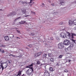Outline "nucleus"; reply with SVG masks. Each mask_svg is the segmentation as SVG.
<instances>
[{
  "instance_id": "obj_1",
  "label": "nucleus",
  "mask_w": 76,
  "mask_h": 76,
  "mask_svg": "<svg viewBox=\"0 0 76 76\" xmlns=\"http://www.w3.org/2000/svg\"><path fill=\"white\" fill-rule=\"evenodd\" d=\"M67 34H66V37L68 38V39H69V38H70L71 36L72 38H74V37L73 36H76V34L72 33H70L69 32H66ZM70 35L71 36H70Z\"/></svg>"
},
{
  "instance_id": "obj_2",
  "label": "nucleus",
  "mask_w": 76,
  "mask_h": 76,
  "mask_svg": "<svg viewBox=\"0 0 76 76\" xmlns=\"http://www.w3.org/2000/svg\"><path fill=\"white\" fill-rule=\"evenodd\" d=\"M1 64L2 66V70L4 69V68L6 69L7 66V62H3L1 63Z\"/></svg>"
},
{
  "instance_id": "obj_3",
  "label": "nucleus",
  "mask_w": 76,
  "mask_h": 76,
  "mask_svg": "<svg viewBox=\"0 0 76 76\" xmlns=\"http://www.w3.org/2000/svg\"><path fill=\"white\" fill-rule=\"evenodd\" d=\"M26 73L28 76H32V75H33L32 72H31V70L30 69H28V70L26 71Z\"/></svg>"
},
{
  "instance_id": "obj_4",
  "label": "nucleus",
  "mask_w": 76,
  "mask_h": 76,
  "mask_svg": "<svg viewBox=\"0 0 76 76\" xmlns=\"http://www.w3.org/2000/svg\"><path fill=\"white\" fill-rule=\"evenodd\" d=\"M70 44V41L69 40L65 39L63 42V44L65 45H69Z\"/></svg>"
},
{
  "instance_id": "obj_5",
  "label": "nucleus",
  "mask_w": 76,
  "mask_h": 76,
  "mask_svg": "<svg viewBox=\"0 0 76 76\" xmlns=\"http://www.w3.org/2000/svg\"><path fill=\"white\" fill-rule=\"evenodd\" d=\"M59 48L60 49H62L64 48V44L63 43H60L58 45Z\"/></svg>"
},
{
  "instance_id": "obj_6",
  "label": "nucleus",
  "mask_w": 76,
  "mask_h": 76,
  "mask_svg": "<svg viewBox=\"0 0 76 76\" xmlns=\"http://www.w3.org/2000/svg\"><path fill=\"white\" fill-rule=\"evenodd\" d=\"M60 37L63 38H66V34L64 33H61L60 34Z\"/></svg>"
},
{
  "instance_id": "obj_7",
  "label": "nucleus",
  "mask_w": 76,
  "mask_h": 76,
  "mask_svg": "<svg viewBox=\"0 0 76 76\" xmlns=\"http://www.w3.org/2000/svg\"><path fill=\"white\" fill-rule=\"evenodd\" d=\"M45 76H50V73H48V72L47 71V70H45Z\"/></svg>"
},
{
  "instance_id": "obj_8",
  "label": "nucleus",
  "mask_w": 76,
  "mask_h": 76,
  "mask_svg": "<svg viewBox=\"0 0 76 76\" xmlns=\"http://www.w3.org/2000/svg\"><path fill=\"white\" fill-rule=\"evenodd\" d=\"M16 15V12H13L10 13V15H8V16H10L12 15Z\"/></svg>"
},
{
  "instance_id": "obj_9",
  "label": "nucleus",
  "mask_w": 76,
  "mask_h": 76,
  "mask_svg": "<svg viewBox=\"0 0 76 76\" xmlns=\"http://www.w3.org/2000/svg\"><path fill=\"white\" fill-rule=\"evenodd\" d=\"M73 24V21L72 20H69V25L70 26H72Z\"/></svg>"
},
{
  "instance_id": "obj_10",
  "label": "nucleus",
  "mask_w": 76,
  "mask_h": 76,
  "mask_svg": "<svg viewBox=\"0 0 76 76\" xmlns=\"http://www.w3.org/2000/svg\"><path fill=\"white\" fill-rule=\"evenodd\" d=\"M48 56H49V57H50V58H52V57L54 56L53 54L51 53H49L48 54Z\"/></svg>"
},
{
  "instance_id": "obj_11",
  "label": "nucleus",
  "mask_w": 76,
  "mask_h": 76,
  "mask_svg": "<svg viewBox=\"0 0 76 76\" xmlns=\"http://www.w3.org/2000/svg\"><path fill=\"white\" fill-rule=\"evenodd\" d=\"M47 56V54L45 53H44L42 55V57L43 58H46Z\"/></svg>"
},
{
  "instance_id": "obj_12",
  "label": "nucleus",
  "mask_w": 76,
  "mask_h": 76,
  "mask_svg": "<svg viewBox=\"0 0 76 76\" xmlns=\"http://www.w3.org/2000/svg\"><path fill=\"white\" fill-rule=\"evenodd\" d=\"M61 31H64V30H66V27L64 26L63 27H61Z\"/></svg>"
},
{
  "instance_id": "obj_13",
  "label": "nucleus",
  "mask_w": 76,
  "mask_h": 76,
  "mask_svg": "<svg viewBox=\"0 0 76 76\" xmlns=\"http://www.w3.org/2000/svg\"><path fill=\"white\" fill-rule=\"evenodd\" d=\"M4 39L6 41L9 40V37L8 36H6L4 37Z\"/></svg>"
},
{
  "instance_id": "obj_14",
  "label": "nucleus",
  "mask_w": 76,
  "mask_h": 76,
  "mask_svg": "<svg viewBox=\"0 0 76 76\" xmlns=\"http://www.w3.org/2000/svg\"><path fill=\"white\" fill-rule=\"evenodd\" d=\"M60 4H62L63 3H64L65 1H64L63 0H60Z\"/></svg>"
},
{
  "instance_id": "obj_15",
  "label": "nucleus",
  "mask_w": 76,
  "mask_h": 76,
  "mask_svg": "<svg viewBox=\"0 0 76 76\" xmlns=\"http://www.w3.org/2000/svg\"><path fill=\"white\" fill-rule=\"evenodd\" d=\"M73 44H71L69 47L67 48L68 49H69V48H72V47H73Z\"/></svg>"
},
{
  "instance_id": "obj_16",
  "label": "nucleus",
  "mask_w": 76,
  "mask_h": 76,
  "mask_svg": "<svg viewBox=\"0 0 76 76\" xmlns=\"http://www.w3.org/2000/svg\"><path fill=\"white\" fill-rule=\"evenodd\" d=\"M22 13H23V14H26V10H25V9L22 10Z\"/></svg>"
},
{
  "instance_id": "obj_17",
  "label": "nucleus",
  "mask_w": 76,
  "mask_h": 76,
  "mask_svg": "<svg viewBox=\"0 0 76 76\" xmlns=\"http://www.w3.org/2000/svg\"><path fill=\"white\" fill-rule=\"evenodd\" d=\"M29 34L30 35H31V36H34L35 35V34H34V33H31L30 32L29 33Z\"/></svg>"
},
{
  "instance_id": "obj_18",
  "label": "nucleus",
  "mask_w": 76,
  "mask_h": 76,
  "mask_svg": "<svg viewBox=\"0 0 76 76\" xmlns=\"http://www.w3.org/2000/svg\"><path fill=\"white\" fill-rule=\"evenodd\" d=\"M34 57L35 58H36L37 57H39V56H38V55L37 53H36L34 55Z\"/></svg>"
},
{
  "instance_id": "obj_19",
  "label": "nucleus",
  "mask_w": 76,
  "mask_h": 76,
  "mask_svg": "<svg viewBox=\"0 0 76 76\" xmlns=\"http://www.w3.org/2000/svg\"><path fill=\"white\" fill-rule=\"evenodd\" d=\"M25 23H26V22L25 21H21L20 22V24H23Z\"/></svg>"
},
{
  "instance_id": "obj_20",
  "label": "nucleus",
  "mask_w": 76,
  "mask_h": 76,
  "mask_svg": "<svg viewBox=\"0 0 76 76\" xmlns=\"http://www.w3.org/2000/svg\"><path fill=\"white\" fill-rule=\"evenodd\" d=\"M49 70L50 71V72H53V71H54V70L53 69V68L51 67H50V69H49Z\"/></svg>"
},
{
  "instance_id": "obj_21",
  "label": "nucleus",
  "mask_w": 76,
  "mask_h": 76,
  "mask_svg": "<svg viewBox=\"0 0 76 76\" xmlns=\"http://www.w3.org/2000/svg\"><path fill=\"white\" fill-rule=\"evenodd\" d=\"M73 24L76 25V20H74L73 21Z\"/></svg>"
},
{
  "instance_id": "obj_22",
  "label": "nucleus",
  "mask_w": 76,
  "mask_h": 76,
  "mask_svg": "<svg viewBox=\"0 0 76 76\" xmlns=\"http://www.w3.org/2000/svg\"><path fill=\"white\" fill-rule=\"evenodd\" d=\"M42 52H39L38 53H37V54H38V56H39L40 55H41V54H42Z\"/></svg>"
},
{
  "instance_id": "obj_23",
  "label": "nucleus",
  "mask_w": 76,
  "mask_h": 76,
  "mask_svg": "<svg viewBox=\"0 0 76 76\" xmlns=\"http://www.w3.org/2000/svg\"><path fill=\"white\" fill-rule=\"evenodd\" d=\"M21 75V72H19L18 73V75H17V76H20Z\"/></svg>"
},
{
  "instance_id": "obj_24",
  "label": "nucleus",
  "mask_w": 76,
  "mask_h": 76,
  "mask_svg": "<svg viewBox=\"0 0 76 76\" xmlns=\"http://www.w3.org/2000/svg\"><path fill=\"white\" fill-rule=\"evenodd\" d=\"M20 18H21V17H18V18H16L15 19V21H16V20H19V19H20Z\"/></svg>"
},
{
  "instance_id": "obj_25",
  "label": "nucleus",
  "mask_w": 76,
  "mask_h": 76,
  "mask_svg": "<svg viewBox=\"0 0 76 76\" xmlns=\"http://www.w3.org/2000/svg\"><path fill=\"white\" fill-rule=\"evenodd\" d=\"M72 42H74L75 44H76V40H74L73 39H72Z\"/></svg>"
},
{
  "instance_id": "obj_26",
  "label": "nucleus",
  "mask_w": 76,
  "mask_h": 76,
  "mask_svg": "<svg viewBox=\"0 0 76 76\" xmlns=\"http://www.w3.org/2000/svg\"><path fill=\"white\" fill-rule=\"evenodd\" d=\"M28 47H31V48H32V46H33V45H28Z\"/></svg>"
},
{
  "instance_id": "obj_27",
  "label": "nucleus",
  "mask_w": 76,
  "mask_h": 76,
  "mask_svg": "<svg viewBox=\"0 0 76 76\" xmlns=\"http://www.w3.org/2000/svg\"><path fill=\"white\" fill-rule=\"evenodd\" d=\"M21 3L23 4H27V2H26L22 1L21 2Z\"/></svg>"
},
{
  "instance_id": "obj_28",
  "label": "nucleus",
  "mask_w": 76,
  "mask_h": 76,
  "mask_svg": "<svg viewBox=\"0 0 76 76\" xmlns=\"http://www.w3.org/2000/svg\"><path fill=\"white\" fill-rule=\"evenodd\" d=\"M7 62H8L10 64V63H11V62H12V60L8 61H7Z\"/></svg>"
},
{
  "instance_id": "obj_29",
  "label": "nucleus",
  "mask_w": 76,
  "mask_h": 76,
  "mask_svg": "<svg viewBox=\"0 0 76 76\" xmlns=\"http://www.w3.org/2000/svg\"><path fill=\"white\" fill-rule=\"evenodd\" d=\"M22 57V55H20L18 56V57L19 58H20V57Z\"/></svg>"
},
{
  "instance_id": "obj_30",
  "label": "nucleus",
  "mask_w": 76,
  "mask_h": 76,
  "mask_svg": "<svg viewBox=\"0 0 76 76\" xmlns=\"http://www.w3.org/2000/svg\"><path fill=\"white\" fill-rule=\"evenodd\" d=\"M14 37V35H13L11 34L10 35V38H13Z\"/></svg>"
},
{
  "instance_id": "obj_31",
  "label": "nucleus",
  "mask_w": 76,
  "mask_h": 76,
  "mask_svg": "<svg viewBox=\"0 0 76 76\" xmlns=\"http://www.w3.org/2000/svg\"><path fill=\"white\" fill-rule=\"evenodd\" d=\"M37 64H40V62L39 61H37Z\"/></svg>"
},
{
  "instance_id": "obj_32",
  "label": "nucleus",
  "mask_w": 76,
  "mask_h": 76,
  "mask_svg": "<svg viewBox=\"0 0 76 76\" xmlns=\"http://www.w3.org/2000/svg\"><path fill=\"white\" fill-rule=\"evenodd\" d=\"M33 65H34V64L32 63L31 65H29V67H31V66H33Z\"/></svg>"
},
{
  "instance_id": "obj_33",
  "label": "nucleus",
  "mask_w": 76,
  "mask_h": 76,
  "mask_svg": "<svg viewBox=\"0 0 76 76\" xmlns=\"http://www.w3.org/2000/svg\"><path fill=\"white\" fill-rule=\"evenodd\" d=\"M31 13H32L33 14H34V15H35V12H34L32 11H31Z\"/></svg>"
},
{
  "instance_id": "obj_34",
  "label": "nucleus",
  "mask_w": 76,
  "mask_h": 76,
  "mask_svg": "<svg viewBox=\"0 0 76 76\" xmlns=\"http://www.w3.org/2000/svg\"><path fill=\"white\" fill-rule=\"evenodd\" d=\"M51 5H52V6H56V4H55L54 3L52 4H51Z\"/></svg>"
},
{
  "instance_id": "obj_35",
  "label": "nucleus",
  "mask_w": 76,
  "mask_h": 76,
  "mask_svg": "<svg viewBox=\"0 0 76 76\" xmlns=\"http://www.w3.org/2000/svg\"><path fill=\"white\" fill-rule=\"evenodd\" d=\"M50 61H52V62H53V61H54V59L51 58L50 59Z\"/></svg>"
},
{
  "instance_id": "obj_36",
  "label": "nucleus",
  "mask_w": 76,
  "mask_h": 76,
  "mask_svg": "<svg viewBox=\"0 0 76 76\" xmlns=\"http://www.w3.org/2000/svg\"><path fill=\"white\" fill-rule=\"evenodd\" d=\"M63 55H61L59 56V58H62V57H63Z\"/></svg>"
},
{
  "instance_id": "obj_37",
  "label": "nucleus",
  "mask_w": 76,
  "mask_h": 76,
  "mask_svg": "<svg viewBox=\"0 0 76 76\" xmlns=\"http://www.w3.org/2000/svg\"><path fill=\"white\" fill-rule=\"evenodd\" d=\"M30 16V15H24V16H23L24 17H28V16Z\"/></svg>"
},
{
  "instance_id": "obj_38",
  "label": "nucleus",
  "mask_w": 76,
  "mask_h": 76,
  "mask_svg": "<svg viewBox=\"0 0 76 76\" xmlns=\"http://www.w3.org/2000/svg\"><path fill=\"white\" fill-rule=\"evenodd\" d=\"M64 72H66V73H67V72H68V71H67V70L66 69H65L64 70Z\"/></svg>"
},
{
  "instance_id": "obj_39",
  "label": "nucleus",
  "mask_w": 76,
  "mask_h": 76,
  "mask_svg": "<svg viewBox=\"0 0 76 76\" xmlns=\"http://www.w3.org/2000/svg\"><path fill=\"white\" fill-rule=\"evenodd\" d=\"M34 0H30V3H32V1H34Z\"/></svg>"
},
{
  "instance_id": "obj_40",
  "label": "nucleus",
  "mask_w": 76,
  "mask_h": 76,
  "mask_svg": "<svg viewBox=\"0 0 76 76\" xmlns=\"http://www.w3.org/2000/svg\"><path fill=\"white\" fill-rule=\"evenodd\" d=\"M17 32H18V33H20V31H18V30H17Z\"/></svg>"
},
{
  "instance_id": "obj_41",
  "label": "nucleus",
  "mask_w": 76,
  "mask_h": 76,
  "mask_svg": "<svg viewBox=\"0 0 76 76\" xmlns=\"http://www.w3.org/2000/svg\"><path fill=\"white\" fill-rule=\"evenodd\" d=\"M60 25H63V22H61L59 23Z\"/></svg>"
},
{
  "instance_id": "obj_42",
  "label": "nucleus",
  "mask_w": 76,
  "mask_h": 76,
  "mask_svg": "<svg viewBox=\"0 0 76 76\" xmlns=\"http://www.w3.org/2000/svg\"><path fill=\"white\" fill-rule=\"evenodd\" d=\"M3 53H4V50H2V51H1Z\"/></svg>"
},
{
  "instance_id": "obj_43",
  "label": "nucleus",
  "mask_w": 76,
  "mask_h": 76,
  "mask_svg": "<svg viewBox=\"0 0 76 76\" xmlns=\"http://www.w3.org/2000/svg\"><path fill=\"white\" fill-rule=\"evenodd\" d=\"M26 68H30V67H29V65H28V66H27L26 67Z\"/></svg>"
},
{
  "instance_id": "obj_44",
  "label": "nucleus",
  "mask_w": 76,
  "mask_h": 76,
  "mask_svg": "<svg viewBox=\"0 0 76 76\" xmlns=\"http://www.w3.org/2000/svg\"><path fill=\"white\" fill-rule=\"evenodd\" d=\"M30 69H31V70L32 69H33V67H30Z\"/></svg>"
},
{
  "instance_id": "obj_45",
  "label": "nucleus",
  "mask_w": 76,
  "mask_h": 76,
  "mask_svg": "<svg viewBox=\"0 0 76 76\" xmlns=\"http://www.w3.org/2000/svg\"><path fill=\"white\" fill-rule=\"evenodd\" d=\"M1 67H2V66L1 65H0V69H1Z\"/></svg>"
},
{
  "instance_id": "obj_46",
  "label": "nucleus",
  "mask_w": 76,
  "mask_h": 76,
  "mask_svg": "<svg viewBox=\"0 0 76 76\" xmlns=\"http://www.w3.org/2000/svg\"><path fill=\"white\" fill-rule=\"evenodd\" d=\"M15 55H13L12 54V57H15Z\"/></svg>"
},
{
  "instance_id": "obj_47",
  "label": "nucleus",
  "mask_w": 76,
  "mask_h": 76,
  "mask_svg": "<svg viewBox=\"0 0 76 76\" xmlns=\"http://www.w3.org/2000/svg\"><path fill=\"white\" fill-rule=\"evenodd\" d=\"M18 56H16L15 55V57L18 58Z\"/></svg>"
},
{
  "instance_id": "obj_48",
  "label": "nucleus",
  "mask_w": 76,
  "mask_h": 76,
  "mask_svg": "<svg viewBox=\"0 0 76 76\" xmlns=\"http://www.w3.org/2000/svg\"><path fill=\"white\" fill-rule=\"evenodd\" d=\"M42 4L44 6H45V5H44V3Z\"/></svg>"
},
{
  "instance_id": "obj_49",
  "label": "nucleus",
  "mask_w": 76,
  "mask_h": 76,
  "mask_svg": "<svg viewBox=\"0 0 76 76\" xmlns=\"http://www.w3.org/2000/svg\"><path fill=\"white\" fill-rule=\"evenodd\" d=\"M58 63H57L56 64V66H58Z\"/></svg>"
},
{
  "instance_id": "obj_50",
  "label": "nucleus",
  "mask_w": 76,
  "mask_h": 76,
  "mask_svg": "<svg viewBox=\"0 0 76 76\" xmlns=\"http://www.w3.org/2000/svg\"><path fill=\"white\" fill-rule=\"evenodd\" d=\"M16 38H18V39H20V38H19V37H16Z\"/></svg>"
},
{
  "instance_id": "obj_51",
  "label": "nucleus",
  "mask_w": 76,
  "mask_h": 76,
  "mask_svg": "<svg viewBox=\"0 0 76 76\" xmlns=\"http://www.w3.org/2000/svg\"><path fill=\"white\" fill-rule=\"evenodd\" d=\"M31 70H32V72H34V70L33 69H31Z\"/></svg>"
},
{
  "instance_id": "obj_52",
  "label": "nucleus",
  "mask_w": 76,
  "mask_h": 76,
  "mask_svg": "<svg viewBox=\"0 0 76 76\" xmlns=\"http://www.w3.org/2000/svg\"><path fill=\"white\" fill-rule=\"evenodd\" d=\"M69 62H70V61H71L70 59H69Z\"/></svg>"
},
{
  "instance_id": "obj_53",
  "label": "nucleus",
  "mask_w": 76,
  "mask_h": 76,
  "mask_svg": "<svg viewBox=\"0 0 76 76\" xmlns=\"http://www.w3.org/2000/svg\"><path fill=\"white\" fill-rule=\"evenodd\" d=\"M0 11H3V10H2V9H0Z\"/></svg>"
},
{
  "instance_id": "obj_54",
  "label": "nucleus",
  "mask_w": 76,
  "mask_h": 76,
  "mask_svg": "<svg viewBox=\"0 0 76 76\" xmlns=\"http://www.w3.org/2000/svg\"><path fill=\"white\" fill-rule=\"evenodd\" d=\"M14 76H18L17 75H15Z\"/></svg>"
},
{
  "instance_id": "obj_55",
  "label": "nucleus",
  "mask_w": 76,
  "mask_h": 76,
  "mask_svg": "<svg viewBox=\"0 0 76 76\" xmlns=\"http://www.w3.org/2000/svg\"><path fill=\"white\" fill-rule=\"evenodd\" d=\"M22 76H25V74H23V75H22Z\"/></svg>"
},
{
  "instance_id": "obj_56",
  "label": "nucleus",
  "mask_w": 76,
  "mask_h": 76,
  "mask_svg": "<svg viewBox=\"0 0 76 76\" xmlns=\"http://www.w3.org/2000/svg\"><path fill=\"white\" fill-rule=\"evenodd\" d=\"M24 63V65H25V62H24V63Z\"/></svg>"
},
{
  "instance_id": "obj_57",
  "label": "nucleus",
  "mask_w": 76,
  "mask_h": 76,
  "mask_svg": "<svg viewBox=\"0 0 76 76\" xmlns=\"http://www.w3.org/2000/svg\"><path fill=\"white\" fill-rule=\"evenodd\" d=\"M1 51V49H0V52Z\"/></svg>"
},
{
  "instance_id": "obj_58",
  "label": "nucleus",
  "mask_w": 76,
  "mask_h": 76,
  "mask_svg": "<svg viewBox=\"0 0 76 76\" xmlns=\"http://www.w3.org/2000/svg\"><path fill=\"white\" fill-rule=\"evenodd\" d=\"M12 54H10V56H12Z\"/></svg>"
},
{
  "instance_id": "obj_59",
  "label": "nucleus",
  "mask_w": 76,
  "mask_h": 76,
  "mask_svg": "<svg viewBox=\"0 0 76 76\" xmlns=\"http://www.w3.org/2000/svg\"><path fill=\"white\" fill-rule=\"evenodd\" d=\"M51 39V40H53V39Z\"/></svg>"
},
{
  "instance_id": "obj_60",
  "label": "nucleus",
  "mask_w": 76,
  "mask_h": 76,
  "mask_svg": "<svg viewBox=\"0 0 76 76\" xmlns=\"http://www.w3.org/2000/svg\"><path fill=\"white\" fill-rule=\"evenodd\" d=\"M75 3H76V1H75Z\"/></svg>"
},
{
  "instance_id": "obj_61",
  "label": "nucleus",
  "mask_w": 76,
  "mask_h": 76,
  "mask_svg": "<svg viewBox=\"0 0 76 76\" xmlns=\"http://www.w3.org/2000/svg\"><path fill=\"white\" fill-rule=\"evenodd\" d=\"M54 14H56L55 13V12L54 13Z\"/></svg>"
},
{
  "instance_id": "obj_62",
  "label": "nucleus",
  "mask_w": 76,
  "mask_h": 76,
  "mask_svg": "<svg viewBox=\"0 0 76 76\" xmlns=\"http://www.w3.org/2000/svg\"><path fill=\"white\" fill-rule=\"evenodd\" d=\"M26 24H27V23H26Z\"/></svg>"
},
{
  "instance_id": "obj_63",
  "label": "nucleus",
  "mask_w": 76,
  "mask_h": 76,
  "mask_svg": "<svg viewBox=\"0 0 76 76\" xmlns=\"http://www.w3.org/2000/svg\"><path fill=\"white\" fill-rule=\"evenodd\" d=\"M71 40H72V39H71Z\"/></svg>"
}]
</instances>
